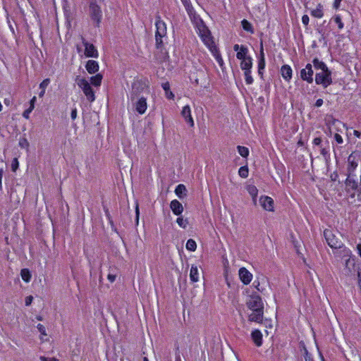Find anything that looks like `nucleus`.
<instances>
[{"label":"nucleus","instance_id":"nucleus-1","mask_svg":"<svg viewBox=\"0 0 361 361\" xmlns=\"http://www.w3.org/2000/svg\"><path fill=\"white\" fill-rule=\"evenodd\" d=\"M156 47L162 52L163 38L166 35V25L163 20H161L160 18H158L156 20Z\"/></svg>","mask_w":361,"mask_h":361},{"label":"nucleus","instance_id":"nucleus-2","mask_svg":"<svg viewBox=\"0 0 361 361\" xmlns=\"http://www.w3.org/2000/svg\"><path fill=\"white\" fill-rule=\"evenodd\" d=\"M90 4V16L91 19L96 23L98 26L102 17V11L99 5L104 2V0H93Z\"/></svg>","mask_w":361,"mask_h":361},{"label":"nucleus","instance_id":"nucleus-3","mask_svg":"<svg viewBox=\"0 0 361 361\" xmlns=\"http://www.w3.org/2000/svg\"><path fill=\"white\" fill-rule=\"evenodd\" d=\"M315 82L317 85H321L324 88L327 87L331 82V73L329 68L316 73Z\"/></svg>","mask_w":361,"mask_h":361},{"label":"nucleus","instance_id":"nucleus-4","mask_svg":"<svg viewBox=\"0 0 361 361\" xmlns=\"http://www.w3.org/2000/svg\"><path fill=\"white\" fill-rule=\"evenodd\" d=\"M324 235L326 243L331 248L337 249L341 247L343 245L341 240L336 237L332 231L329 229L324 230Z\"/></svg>","mask_w":361,"mask_h":361},{"label":"nucleus","instance_id":"nucleus-5","mask_svg":"<svg viewBox=\"0 0 361 361\" xmlns=\"http://www.w3.org/2000/svg\"><path fill=\"white\" fill-rule=\"evenodd\" d=\"M247 306L251 310H264L262 300L257 294H252L250 295L247 300Z\"/></svg>","mask_w":361,"mask_h":361},{"label":"nucleus","instance_id":"nucleus-6","mask_svg":"<svg viewBox=\"0 0 361 361\" xmlns=\"http://www.w3.org/2000/svg\"><path fill=\"white\" fill-rule=\"evenodd\" d=\"M313 70L312 66L310 63H307L305 68L300 71V78L303 80H306L309 83H312L313 81Z\"/></svg>","mask_w":361,"mask_h":361},{"label":"nucleus","instance_id":"nucleus-7","mask_svg":"<svg viewBox=\"0 0 361 361\" xmlns=\"http://www.w3.org/2000/svg\"><path fill=\"white\" fill-rule=\"evenodd\" d=\"M359 155L355 152L351 153L348 158V171L352 174L358 166Z\"/></svg>","mask_w":361,"mask_h":361},{"label":"nucleus","instance_id":"nucleus-8","mask_svg":"<svg viewBox=\"0 0 361 361\" xmlns=\"http://www.w3.org/2000/svg\"><path fill=\"white\" fill-rule=\"evenodd\" d=\"M82 44L85 47V55L87 57H92V58H98L99 54L96 49V47L92 44H90L85 40L83 39Z\"/></svg>","mask_w":361,"mask_h":361},{"label":"nucleus","instance_id":"nucleus-9","mask_svg":"<svg viewBox=\"0 0 361 361\" xmlns=\"http://www.w3.org/2000/svg\"><path fill=\"white\" fill-rule=\"evenodd\" d=\"M149 88V82L145 78L135 79L132 83V89L133 90H144Z\"/></svg>","mask_w":361,"mask_h":361},{"label":"nucleus","instance_id":"nucleus-10","mask_svg":"<svg viewBox=\"0 0 361 361\" xmlns=\"http://www.w3.org/2000/svg\"><path fill=\"white\" fill-rule=\"evenodd\" d=\"M238 275L240 281L245 285L249 284L252 279V274L245 267L239 269Z\"/></svg>","mask_w":361,"mask_h":361},{"label":"nucleus","instance_id":"nucleus-11","mask_svg":"<svg viewBox=\"0 0 361 361\" xmlns=\"http://www.w3.org/2000/svg\"><path fill=\"white\" fill-rule=\"evenodd\" d=\"M259 202L264 209L267 211L274 210V201L272 198L268 196H262L260 197Z\"/></svg>","mask_w":361,"mask_h":361},{"label":"nucleus","instance_id":"nucleus-12","mask_svg":"<svg viewBox=\"0 0 361 361\" xmlns=\"http://www.w3.org/2000/svg\"><path fill=\"white\" fill-rule=\"evenodd\" d=\"M181 115L185 118V122H187L190 127L194 126V120L192 117L191 109L189 105L183 106L181 111Z\"/></svg>","mask_w":361,"mask_h":361},{"label":"nucleus","instance_id":"nucleus-13","mask_svg":"<svg viewBox=\"0 0 361 361\" xmlns=\"http://www.w3.org/2000/svg\"><path fill=\"white\" fill-rule=\"evenodd\" d=\"M233 49L234 51H237L236 57L238 59L243 60L248 58L247 56H246L247 53V49L243 45L240 46L238 44H235L233 46Z\"/></svg>","mask_w":361,"mask_h":361},{"label":"nucleus","instance_id":"nucleus-14","mask_svg":"<svg viewBox=\"0 0 361 361\" xmlns=\"http://www.w3.org/2000/svg\"><path fill=\"white\" fill-rule=\"evenodd\" d=\"M170 208L173 213L176 216L180 215L183 212V207L182 204L177 200H173L171 202Z\"/></svg>","mask_w":361,"mask_h":361},{"label":"nucleus","instance_id":"nucleus-15","mask_svg":"<svg viewBox=\"0 0 361 361\" xmlns=\"http://www.w3.org/2000/svg\"><path fill=\"white\" fill-rule=\"evenodd\" d=\"M252 312L249 315V321L260 323L262 321L264 310H252Z\"/></svg>","mask_w":361,"mask_h":361},{"label":"nucleus","instance_id":"nucleus-16","mask_svg":"<svg viewBox=\"0 0 361 361\" xmlns=\"http://www.w3.org/2000/svg\"><path fill=\"white\" fill-rule=\"evenodd\" d=\"M147 107V101L144 97H140L135 103V109L140 114H143L146 111Z\"/></svg>","mask_w":361,"mask_h":361},{"label":"nucleus","instance_id":"nucleus-17","mask_svg":"<svg viewBox=\"0 0 361 361\" xmlns=\"http://www.w3.org/2000/svg\"><path fill=\"white\" fill-rule=\"evenodd\" d=\"M251 337L255 344L259 347L262 345V334L258 329L252 331Z\"/></svg>","mask_w":361,"mask_h":361},{"label":"nucleus","instance_id":"nucleus-18","mask_svg":"<svg viewBox=\"0 0 361 361\" xmlns=\"http://www.w3.org/2000/svg\"><path fill=\"white\" fill-rule=\"evenodd\" d=\"M85 68L89 73L93 74L98 71L99 64L96 61L89 60L85 65Z\"/></svg>","mask_w":361,"mask_h":361},{"label":"nucleus","instance_id":"nucleus-19","mask_svg":"<svg viewBox=\"0 0 361 361\" xmlns=\"http://www.w3.org/2000/svg\"><path fill=\"white\" fill-rule=\"evenodd\" d=\"M202 40L204 43V44L210 49L212 50L213 48L215 47L214 44V42L212 40V37H211L210 32H208L207 34H203L201 37Z\"/></svg>","mask_w":361,"mask_h":361},{"label":"nucleus","instance_id":"nucleus-20","mask_svg":"<svg viewBox=\"0 0 361 361\" xmlns=\"http://www.w3.org/2000/svg\"><path fill=\"white\" fill-rule=\"evenodd\" d=\"M36 100H37L36 97H33L30 101L29 107L27 109H25L24 111V112L23 113V116L25 119L30 118V114L35 108Z\"/></svg>","mask_w":361,"mask_h":361},{"label":"nucleus","instance_id":"nucleus-21","mask_svg":"<svg viewBox=\"0 0 361 361\" xmlns=\"http://www.w3.org/2000/svg\"><path fill=\"white\" fill-rule=\"evenodd\" d=\"M240 67L243 70H245V75H247V71H250L252 68V59L248 57L241 60Z\"/></svg>","mask_w":361,"mask_h":361},{"label":"nucleus","instance_id":"nucleus-22","mask_svg":"<svg viewBox=\"0 0 361 361\" xmlns=\"http://www.w3.org/2000/svg\"><path fill=\"white\" fill-rule=\"evenodd\" d=\"M281 73L283 78L287 80L292 77V68L288 65H283L281 68Z\"/></svg>","mask_w":361,"mask_h":361},{"label":"nucleus","instance_id":"nucleus-23","mask_svg":"<svg viewBox=\"0 0 361 361\" xmlns=\"http://www.w3.org/2000/svg\"><path fill=\"white\" fill-rule=\"evenodd\" d=\"M190 279L192 282H197L199 281V271L195 265H192L190 268Z\"/></svg>","mask_w":361,"mask_h":361},{"label":"nucleus","instance_id":"nucleus-24","mask_svg":"<svg viewBox=\"0 0 361 361\" xmlns=\"http://www.w3.org/2000/svg\"><path fill=\"white\" fill-rule=\"evenodd\" d=\"M186 188L183 184H179L175 189V193L179 198H183L186 195Z\"/></svg>","mask_w":361,"mask_h":361},{"label":"nucleus","instance_id":"nucleus-25","mask_svg":"<svg viewBox=\"0 0 361 361\" xmlns=\"http://www.w3.org/2000/svg\"><path fill=\"white\" fill-rule=\"evenodd\" d=\"M78 85L82 90H91L90 83L88 80L84 78H78L77 80Z\"/></svg>","mask_w":361,"mask_h":361},{"label":"nucleus","instance_id":"nucleus-26","mask_svg":"<svg viewBox=\"0 0 361 361\" xmlns=\"http://www.w3.org/2000/svg\"><path fill=\"white\" fill-rule=\"evenodd\" d=\"M312 64L317 71H322L328 68L326 65L318 59H314L312 61Z\"/></svg>","mask_w":361,"mask_h":361},{"label":"nucleus","instance_id":"nucleus-27","mask_svg":"<svg viewBox=\"0 0 361 361\" xmlns=\"http://www.w3.org/2000/svg\"><path fill=\"white\" fill-rule=\"evenodd\" d=\"M322 4H319L315 9L311 11V15L317 18H322L324 16Z\"/></svg>","mask_w":361,"mask_h":361},{"label":"nucleus","instance_id":"nucleus-28","mask_svg":"<svg viewBox=\"0 0 361 361\" xmlns=\"http://www.w3.org/2000/svg\"><path fill=\"white\" fill-rule=\"evenodd\" d=\"M102 80V75L101 74H97L94 76L90 78V84L97 87L100 85Z\"/></svg>","mask_w":361,"mask_h":361},{"label":"nucleus","instance_id":"nucleus-29","mask_svg":"<svg viewBox=\"0 0 361 361\" xmlns=\"http://www.w3.org/2000/svg\"><path fill=\"white\" fill-rule=\"evenodd\" d=\"M22 279L25 282H29L31 279V274L28 269H23L20 271Z\"/></svg>","mask_w":361,"mask_h":361},{"label":"nucleus","instance_id":"nucleus-30","mask_svg":"<svg viewBox=\"0 0 361 361\" xmlns=\"http://www.w3.org/2000/svg\"><path fill=\"white\" fill-rule=\"evenodd\" d=\"M249 194L252 196L253 201L256 202L258 190L255 185H250L247 188Z\"/></svg>","mask_w":361,"mask_h":361},{"label":"nucleus","instance_id":"nucleus-31","mask_svg":"<svg viewBox=\"0 0 361 361\" xmlns=\"http://www.w3.org/2000/svg\"><path fill=\"white\" fill-rule=\"evenodd\" d=\"M185 247L188 250L194 252L197 248L196 242L192 239H189L186 243Z\"/></svg>","mask_w":361,"mask_h":361},{"label":"nucleus","instance_id":"nucleus-32","mask_svg":"<svg viewBox=\"0 0 361 361\" xmlns=\"http://www.w3.org/2000/svg\"><path fill=\"white\" fill-rule=\"evenodd\" d=\"M214 56L215 57L216 60L217 61V62L219 63V64L222 66L223 65V59L219 52V51L217 50L216 47H215L214 48L212 49V50H210Z\"/></svg>","mask_w":361,"mask_h":361},{"label":"nucleus","instance_id":"nucleus-33","mask_svg":"<svg viewBox=\"0 0 361 361\" xmlns=\"http://www.w3.org/2000/svg\"><path fill=\"white\" fill-rule=\"evenodd\" d=\"M237 149L238 153L243 157L246 158L249 155V149L247 147L243 146H238Z\"/></svg>","mask_w":361,"mask_h":361},{"label":"nucleus","instance_id":"nucleus-34","mask_svg":"<svg viewBox=\"0 0 361 361\" xmlns=\"http://www.w3.org/2000/svg\"><path fill=\"white\" fill-rule=\"evenodd\" d=\"M241 24H242L243 28L245 30L250 32L251 33H253L252 26L250 22H248L247 20L244 19L242 20Z\"/></svg>","mask_w":361,"mask_h":361},{"label":"nucleus","instance_id":"nucleus-35","mask_svg":"<svg viewBox=\"0 0 361 361\" xmlns=\"http://www.w3.org/2000/svg\"><path fill=\"white\" fill-rule=\"evenodd\" d=\"M37 329L39 331V332L41 334V336L39 338L40 340L44 341L43 336H46L47 335V331H46V328L42 324H38L37 325Z\"/></svg>","mask_w":361,"mask_h":361},{"label":"nucleus","instance_id":"nucleus-36","mask_svg":"<svg viewBox=\"0 0 361 361\" xmlns=\"http://www.w3.org/2000/svg\"><path fill=\"white\" fill-rule=\"evenodd\" d=\"M176 222L178 224V226L183 228H185L188 225V219H185L182 216L178 217L176 219Z\"/></svg>","mask_w":361,"mask_h":361},{"label":"nucleus","instance_id":"nucleus-37","mask_svg":"<svg viewBox=\"0 0 361 361\" xmlns=\"http://www.w3.org/2000/svg\"><path fill=\"white\" fill-rule=\"evenodd\" d=\"M260 56H261V58H260V60H259V64H258L259 70L263 69L265 66L264 54V51H263L262 47H261V50H260Z\"/></svg>","mask_w":361,"mask_h":361},{"label":"nucleus","instance_id":"nucleus-38","mask_svg":"<svg viewBox=\"0 0 361 361\" xmlns=\"http://www.w3.org/2000/svg\"><path fill=\"white\" fill-rule=\"evenodd\" d=\"M238 174L242 178H247L248 176V168L247 166H241L238 170Z\"/></svg>","mask_w":361,"mask_h":361},{"label":"nucleus","instance_id":"nucleus-39","mask_svg":"<svg viewBox=\"0 0 361 361\" xmlns=\"http://www.w3.org/2000/svg\"><path fill=\"white\" fill-rule=\"evenodd\" d=\"M197 30H198V34L200 35V37H201L203 34H207L209 31V30L205 27V25L201 24V25H197Z\"/></svg>","mask_w":361,"mask_h":361},{"label":"nucleus","instance_id":"nucleus-40","mask_svg":"<svg viewBox=\"0 0 361 361\" xmlns=\"http://www.w3.org/2000/svg\"><path fill=\"white\" fill-rule=\"evenodd\" d=\"M334 22L338 25V27L340 30L343 29L344 27V25L341 20V18L340 16L336 15L334 17Z\"/></svg>","mask_w":361,"mask_h":361},{"label":"nucleus","instance_id":"nucleus-41","mask_svg":"<svg viewBox=\"0 0 361 361\" xmlns=\"http://www.w3.org/2000/svg\"><path fill=\"white\" fill-rule=\"evenodd\" d=\"M86 99L92 102L95 99L94 92H84Z\"/></svg>","mask_w":361,"mask_h":361},{"label":"nucleus","instance_id":"nucleus-42","mask_svg":"<svg viewBox=\"0 0 361 361\" xmlns=\"http://www.w3.org/2000/svg\"><path fill=\"white\" fill-rule=\"evenodd\" d=\"M19 166V162L18 158H14L11 163V169L13 172H16Z\"/></svg>","mask_w":361,"mask_h":361},{"label":"nucleus","instance_id":"nucleus-43","mask_svg":"<svg viewBox=\"0 0 361 361\" xmlns=\"http://www.w3.org/2000/svg\"><path fill=\"white\" fill-rule=\"evenodd\" d=\"M346 184L348 186L351 187L353 189H355L357 187V183L355 180H351L350 178L347 179Z\"/></svg>","mask_w":361,"mask_h":361},{"label":"nucleus","instance_id":"nucleus-44","mask_svg":"<svg viewBox=\"0 0 361 361\" xmlns=\"http://www.w3.org/2000/svg\"><path fill=\"white\" fill-rule=\"evenodd\" d=\"M49 82H50V80H49V79H45V80H44L40 83V85H39V87H40L41 89H42V90H44V89H46V88L48 87V85H49Z\"/></svg>","mask_w":361,"mask_h":361},{"label":"nucleus","instance_id":"nucleus-45","mask_svg":"<svg viewBox=\"0 0 361 361\" xmlns=\"http://www.w3.org/2000/svg\"><path fill=\"white\" fill-rule=\"evenodd\" d=\"M334 139L338 144H342L343 142L341 135L338 133L334 135Z\"/></svg>","mask_w":361,"mask_h":361},{"label":"nucleus","instance_id":"nucleus-46","mask_svg":"<svg viewBox=\"0 0 361 361\" xmlns=\"http://www.w3.org/2000/svg\"><path fill=\"white\" fill-rule=\"evenodd\" d=\"M184 6H185V8L188 12L190 11L191 6L190 5L189 0H181Z\"/></svg>","mask_w":361,"mask_h":361},{"label":"nucleus","instance_id":"nucleus-47","mask_svg":"<svg viewBox=\"0 0 361 361\" xmlns=\"http://www.w3.org/2000/svg\"><path fill=\"white\" fill-rule=\"evenodd\" d=\"M309 20H310V18H309V16L307 15H304L302 17V23L305 25H307L308 23H309Z\"/></svg>","mask_w":361,"mask_h":361},{"label":"nucleus","instance_id":"nucleus-48","mask_svg":"<svg viewBox=\"0 0 361 361\" xmlns=\"http://www.w3.org/2000/svg\"><path fill=\"white\" fill-rule=\"evenodd\" d=\"M39 360H40L41 361H59V360H58V359H56V358H55V357H51V358L48 359V358H47V357H44V356H41V357H39Z\"/></svg>","mask_w":361,"mask_h":361},{"label":"nucleus","instance_id":"nucleus-49","mask_svg":"<svg viewBox=\"0 0 361 361\" xmlns=\"http://www.w3.org/2000/svg\"><path fill=\"white\" fill-rule=\"evenodd\" d=\"M32 300H33V298L31 295L26 297L25 301V305L29 306L32 303Z\"/></svg>","mask_w":361,"mask_h":361},{"label":"nucleus","instance_id":"nucleus-50","mask_svg":"<svg viewBox=\"0 0 361 361\" xmlns=\"http://www.w3.org/2000/svg\"><path fill=\"white\" fill-rule=\"evenodd\" d=\"M135 213H136L135 221H136V224H138V222H139V214H140L138 204H136Z\"/></svg>","mask_w":361,"mask_h":361},{"label":"nucleus","instance_id":"nucleus-51","mask_svg":"<svg viewBox=\"0 0 361 361\" xmlns=\"http://www.w3.org/2000/svg\"><path fill=\"white\" fill-rule=\"evenodd\" d=\"M341 1L342 0H335L333 4L334 8L338 9L341 6Z\"/></svg>","mask_w":361,"mask_h":361},{"label":"nucleus","instance_id":"nucleus-52","mask_svg":"<svg viewBox=\"0 0 361 361\" xmlns=\"http://www.w3.org/2000/svg\"><path fill=\"white\" fill-rule=\"evenodd\" d=\"M116 276L114 274H109L107 276L108 280L113 283L116 280Z\"/></svg>","mask_w":361,"mask_h":361},{"label":"nucleus","instance_id":"nucleus-53","mask_svg":"<svg viewBox=\"0 0 361 361\" xmlns=\"http://www.w3.org/2000/svg\"><path fill=\"white\" fill-rule=\"evenodd\" d=\"M166 97L169 99H173L174 98L173 92H166Z\"/></svg>","mask_w":361,"mask_h":361},{"label":"nucleus","instance_id":"nucleus-54","mask_svg":"<svg viewBox=\"0 0 361 361\" xmlns=\"http://www.w3.org/2000/svg\"><path fill=\"white\" fill-rule=\"evenodd\" d=\"M322 142V139L320 137H316L313 140V144L314 145H319Z\"/></svg>","mask_w":361,"mask_h":361},{"label":"nucleus","instance_id":"nucleus-55","mask_svg":"<svg viewBox=\"0 0 361 361\" xmlns=\"http://www.w3.org/2000/svg\"><path fill=\"white\" fill-rule=\"evenodd\" d=\"M305 361H313L311 355L307 353V350H305Z\"/></svg>","mask_w":361,"mask_h":361},{"label":"nucleus","instance_id":"nucleus-56","mask_svg":"<svg viewBox=\"0 0 361 361\" xmlns=\"http://www.w3.org/2000/svg\"><path fill=\"white\" fill-rule=\"evenodd\" d=\"M71 118L73 120L76 118V117H77V110H76V109H74L72 110L71 114Z\"/></svg>","mask_w":361,"mask_h":361},{"label":"nucleus","instance_id":"nucleus-57","mask_svg":"<svg viewBox=\"0 0 361 361\" xmlns=\"http://www.w3.org/2000/svg\"><path fill=\"white\" fill-rule=\"evenodd\" d=\"M250 71H247V75H245L246 76V81L247 83H251L252 82V77L250 75Z\"/></svg>","mask_w":361,"mask_h":361},{"label":"nucleus","instance_id":"nucleus-58","mask_svg":"<svg viewBox=\"0 0 361 361\" xmlns=\"http://www.w3.org/2000/svg\"><path fill=\"white\" fill-rule=\"evenodd\" d=\"M19 145L21 147H24L25 145L27 146L28 143L25 139H24L23 141H20Z\"/></svg>","mask_w":361,"mask_h":361},{"label":"nucleus","instance_id":"nucleus-59","mask_svg":"<svg viewBox=\"0 0 361 361\" xmlns=\"http://www.w3.org/2000/svg\"><path fill=\"white\" fill-rule=\"evenodd\" d=\"M162 87H163L164 90H169V89H170L169 83V82L163 83Z\"/></svg>","mask_w":361,"mask_h":361},{"label":"nucleus","instance_id":"nucleus-60","mask_svg":"<svg viewBox=\"0 0 361 361\" xmlns=\"http://www.w3.org/2000/svg\"><path fill=\"white\" fill-rule=\"evenodd\" d=\"M4 170L3 169H0V190H2V176H3Z\"/></svg>","mask_w":361,"mask_h":361},{"label":"nucleus","instance_id":"nucleus-61","mask_svg":"<svg viewBox=\"0 0 361 361\" xmlns=\"http://www.w3.org/2000/svg\"><path fill=\"white\" fill-rule=\"evenodd\" d=\"M323 104V100L322 99H319L316 101L315 106L317 107L321 106Z\"/></svg>","mask_w":361,"mask_h":361},{"label":"nucleus","instance_id":"nucleus-62","mask_svg":"<svg viewBox=\"0 0 361 361\" xmlns=\"http://www.w3.org/2000/svg\"><path fill=\"white\" fill-rule=\"evenodd\" d=\"M353 134H354L355 136H356L358 138L361 137V133L360 131H358V130H355L353 131Z\"/></svg>","mask_w":361,"mask_h":361},{"label":"nucleus","instance_id":"nucleus-63","mask_svg":"<svg viewBox=\"0 0 361 361\" xmlns=\"http://www.w3.org/2000/svg\"><path fill=\"white\" fill-rule=\"evenodd\" d=\"M357 251L358 255L361 257V244L357 245Z\"/></svg>","mask_w":361,"mask_h":361},{"label":"nucleus","instance_id":"nucleus-64","mask_svg":"<svg viewBox=\"0 0 361 361\" xmlns=\"http://www.w3.org/2000/svg\"><path fill=\"white\" fill-rule=\"evenodd\" d=\"M351 262V260L350 259H348V260H346V262H345V265L346 267H348Z\"/></svg>","mask_w":361,"mask_h":361}]
</instances>
